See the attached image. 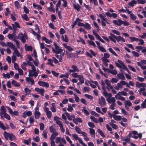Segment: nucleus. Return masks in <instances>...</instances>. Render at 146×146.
Wrapping results in <instances>:
<instances>
[{"label": "nucleus", "mask_w": 146, "mask_h": 146, "mask_svg": "<svg viewBox=\"0 0 146 146\" xmlns=\"http://www.w3.org/2000/svg\"><path fill=\"white\" fill-rule=\"evenodd\" d=\"M81 84H83L84 82V78L83 75H81L78 78Z\"/></svg>", "instance_id": "41"}, {"label": "nucleus", "mask_w": 146, "mask_h": 146, "mask_svg": "<svg viewBox=\"0 0 146 146\" xmlns=\"http://www.w3.org/2000/svg\"><path fill=\"white\" fill-rule=\"evenodd\" d=\"M82 111L83 112L87 115H89L90 114L89 112L86 109L85 107H83V109L82 110Z\"/></svg>", "instance_id": "38"}, {"label": "nucleus", "mask_w": 146, "mask_h": 146, "mask_svg": "<svg viewBox=\"0 0 146 146\" xmlns=\"http://www.w3.org/2000/svg\"><path fill=\"white\" fill-rule=\"evenodd\" d=\"M54 45L55 47V49L53 48H52V50L53 52L56 54H59L63 52V49L58 46L56 43L54 42Z\"/></svg>", "instance_id": "5"}, {"label": "nucleus", "mask_w": 146, "mask_h": 146, "mask_svg": "<svg viewBox=\"0 0 146 146\" xmlns=\"http://www.w3.org/2000/svg\"><path fill=\"white\" fill-rule=\"evenodd\" d=\"M108 72L111 73V74L113 75H116L117 73V72L116 69H114L113 70H111L110 69L108 70Z\"/></svg>", "instance_id": "26"}, {"label": "nucleus", "mask_w": 146, "mask_h": 146, "mask_svg": "<svg viewBox=\"0 0 146 146\" xmlns=\"http://www.w3.org/2000/svg\"><path fill=\"white\" fill-rule=\"evenodd\" d=\"M98 16L102 19L101 23L102 26H105L106 25L105 23L106 22L107 23L109 24L110 23L109 22V20L107 19L106 18V16L104 13L102 14H100Z\"/></svg>", "instance_id": "4"}, {"label": "nucleus", "mask_w": 146, "mask_h": 146, "mask_svg": "<svg viewBox=\"0 0 146 146\" xmlns=\"http://www.w3.org/2000/svg\"><path fill=\"white\" fill-rule=\"evenodd\" d=\"M116 104L115 103H111V104L110 105V108L111 110H114L115 109L114 107L115 106Z\"/></svg>", "instance_id": "58"}, {"label": "nucleus", "mask_w": 146, "mask_h": 146, "mask_svg": "<svg viewBox=\"0 0 146 146\" xmlns=\"http://www.w3.org/2000/svg\"><path fill=\"white\" fill-rule=\"evenodd\" d=\"M117 84L118 87L121 89H122L123 88V85H126V87L129 88H130V86L125 81L123 80L121 81L118 83Z\"/></svg>", "instance_id": "6"}, {"label": "nucleus", "mask_w": 146, "mask_h": 146, "mask_svg": "<svg viewBox=\"0 0 146 146\" xmlns=\"http://www.w3.org/2000/svg\"><path fill=\"white\" fill-rule=\"evenodd\" d=\"M0 127L4 130L6 129V127L4 126L3 124L0 121Z\"/></svg>", "instance_id": "60"}, {"label": "nucleus", "mask_w": 146, "mask_h": 146, "mask_svg": "<svg viewBox=\"0 0 146 146\" xmlns=\"http://www.w3.org/2000/svg\"><path fill=\"white\" fill-rule=\"evenodd\" d=\"M98 132L99 134H100L102 137H105V136L104 135V133L101 130H100L99 129H98Z\"/></svg>", "instance_id": "55"}, {"label": "nucleus", "mask_w": 146, "mask_h": 146, "mask_svg": "<svg viewBox=\"0 0 146 146\" xmlns=\"http://www.w3.org/2000/svg\"><path fill=\"white\" fill-rule=\"evenodd\" d=\"M12 26L14 32L17 30V28H20L19 23L17 22H15L14 24H12Z\"/></svg>", "instance_id": "15"}, {"label": "nucleus", "mask_w": 146, "mask_h": 146, "mask_svg": "<svg viewBox=\"0 0 146 146\" xmlns=\"http://www.w3.org/2000/svg\"><path fill=\"white\" fill-rule=\"evenodd\" d=\"M7 46H9L13 50L16 47L12 42H7Z\"/></svg>", "instance_id": "31"}, {"label": "nucleus", "mask_w": 146, "mask_h": 146, "mask_svg": "<svg viewBox=\"0 0 146 146\" xmlns=\"http://www.w3.org/2000/svg\"><path fill=\"white\" fill-rule=\"evenodd\" d=\"M108 50L111 53L113 54L114 56H118L117 54L115 53V51L111 48H109L108 49Z\"/></svg>", "instance_id": "44"}, {"label": "nucleus", "mask_w": 146, "mask_h": 146, "mask_svg": "<svg viewBox=\"0 0 146 146\" xmlns=\"http://www.w3.org/2000/svg\"><path fill=\"white\" fill-rule=\"evenodd\" d=\"M46 116L48 119H50L51 118L52 115V113L50 111H48L46 113Z\"/></svg>", "instance_id": "63"}, {"label": "nucleus", "mask_w": 146, "mask_h": 146, "mask_svg": "<svg viewBox=\"0 0 146 146\" xmlns=\"http://www.w3.org/2000/svg\"><path fill=\"white\" fill-rule=\"evenodd\" d=\"M124 106H127L130 107L132 106L131 102L129 100H127L125 101L124 102Z\"/></svg>", "instance_id": "25"}, {"label": "nucleus", "mask_w": 146, "mask_h": 146, "mask_svg": "<svg viewBox=\"0 0 146 146\" xmlns=\"http://www.w3.org/2000/svg\"><path fill=\"white\" fill-rule=\"evenodd\" d=\"M98 48L102 52H106L105 49L103 46H98Z\"/></svg>", "instance_id": "64"}, {"label": "nucleus", "mask_w": 146, "mask_h": 146, "mask_svg": "<svg viewBox=\"0 0 146 146\" xmlns=\"http://www.w3.org/2000/svg\"><path fill=\"white\" fill-rule=\"evenodd\" d=\"M49 129L50 131L51 132H56V129L53 125L49 127Z\"/></svg>", "instance_id": "53"}, {"label": "nucleus", "mask_w": 146, "mask_h": 146, "mask_svg": "<svg viewBox=\"0 0 146 146\" xmlns=\"http://www.w3.org/2000/svg\"><path fill=\"white\" fill-rule=\"evenodd\" d=\"M10 134V133H7L6 131H4L3 135L6 140H7L8 139V138L9 137Z\"/></svg>", "instance_id": "35"}, {"label": "nucleus", "mask_w": 146, "mask_h": 146, "mask_svg": "<svg viewBox=\"0 0 146 146\" xmlns=\"http://www.w3.org/2000/svg\"><path fill=\"white\" fill-rule=\"evenodd\" d=\"M12 85L16 87H19L20 86V84L15 80H13L11 82Z\"/></svg>", "instance_id": "28"}, {"label": "nucleus", "mask_w": 146, "mask_h": 146, "mask_svg": "<svg viewBox=\"0 0 146 146\" xmlns=\"http://www.w3.org/2000/svg\"><path fill=\"white\" fill-rule=\"evenodd\" d=\"M47 131L46 130H44L42 133V136L45 139L47 138L48 136L47 135Z\"/></svg>", "instance_id": "43"}, {"label": "nucleus", "mask_w": 146, "mask_h": 146, "mask_svg": "<svg viewBox=\"0 0 146 146\" xmlns=\"http://www.w3.org/2000/svg\"><path fill=\"white\" fill-rule=\"evenodd\" d=\"M9 138L11 141H15L16 140L15 136L12 133L10 134Z\"/></svg>", "instance_id": "37"}, {"label": "nucleus", "mask_w": 146, "mask_h": 146, "mask_svg": "<svg viewBox=\"0 0 146 146\" xmlns=\"http://www.w3.org/2000/svg\"><path fill=\"white\" fill-rule=\"evenodd\" d=\"M137 80L141 82H143L144 81V78L143 77H140L139 76H137L136 78Z\"/></svg>", "instance_id": "61"}, {"label": "nucleus", "mask_w": 146, "mask_h": 146, "mask_svg": "<svg viewBox=\"0 0 146 146\" xmlns=\"http://www.w3.org/2000/svg\"><path fill=\"white\" fill-rule=\"evenodd\" d=\"M120 61L122 63H123L121 60H117L118 63L116 62H115V65L117 67L119 68H123V67L122 65V64L120 63Z\"/></svg>", "instance_id": "21"}, {"label": "nucleus", "mask_w": 146, "mask_h": 146, "mask_svg": "<svg viewBox=\"0 0 146 146\" xmlns=\"http://www.w3.org/2000/svg\"><path fill=\"white\" fill-rule=\"evenodd\" d=\"M110 36H108L109 38L112 41L114 42H116V40L117 38V36H116L114 35L111 33L110 34Z\"/></svg>", "instance_id": "13"}, {"label": "nucleus", "mask_w": 146, "mask_h": 146, "mask_svg": "<svg viewBox=\"0 0 146 146\" xmlns=\"http://www.w3.org/2000/svg\"><path fill=\"white\" fill-rule=\"evenodd\" d=\"M58 135V133L57 132L53 133L50 137V140H54L56 138V136Z\"/></svg>", "instance_id": "18"}, {"label": "nucleus", "mask_w": 146, "mask_h": 146, "mask_svg": "<svg viewBox=\"0 0 146 146\" xmlns=\"http://www.w3.org/2000/svg\"><path fill=\"white\" fill-rule=\"evenodd\" d=\"M18 38L21 40V42L25 43L26 41V38H27V36L25 35H24L23 33H20L18 35Z\"/></svg>", "instance_id": "8"}, {"label": "nucleus", "mask_w": 146, "mask_h": 146, "mask_svg": "<svg viewBox=\"0 0 146 146\" xmlns=\"http://www.w3.org/2000/svg\"><path fill=\"white\" fill-rule=\"evenodd\" d=\"M116 40L117 41L119 42L122 41L123 42H125V39L122 37L121 36H117Z\"/></svg>", "instance_id": "32"}, {"label": "nucleus", "mask_w": 146, "mask_h": 146, "mask_svg": "<svg viewBox=\"0 0 146 146\" xmlns=\"http://www.w3.org/2000/svg\"><path fill=\"white\" fill-rule=\"evenodd\" d=\"M129 38L131 40V42H133L134 41H138V38L133 37H130Z\"/></svg>", "instance_id": "59"}, {"label": "nucleus", "mask_w": 146, "mask_h": 146, "mask_svg": "<svg viewBox=\"0 0 146 146\" xmlns=\"http://www.w3.org/2000/svg\"><path fill=\"white\" fill-rule=\"evenodd\" d=\"M3 77L5 79L7 78L9 79L10 78V76L9 74L8 73H7L6 74L3 73Z\"/></svg>", "instance_id": "54"}, {"label": "nucleus", "mask_w": 146, "mask_h": 146, "mask_svg": "<svg viewBox=\"0 0 146 146\" xmlns=\"http://www.w3.org/2000/svg\"><path fill=\"white\" fill-rule=\"evenodd\" d=\"M90 118L93 121H94V122L96 123H98V121L97 119L96 118L92 116H91L90 117Z\"/></svg>", "instance_id": "57"}, {"label": "nucleus", "mask_w": 146, "mask_h": 146, "mask_svg": "<svg viewBox=\"0 0 146 146\" xmlns=\"http://www.w3.org/2000/svg\"><path fill=\"white\" fill-rule=\"evenodd\" d=\"M130 18L132 20H135L136 19L137 17L133 13H132L130 15Z\"/></svg>", "instance_id": "49"}, {"label": "nucleus", "mask_w": 146, "mask_h": 146, "mask_svg": "<svg viewBox=\"0 0 146 146\" xmlns=\"http://www.w3.org/2000/svg\"><path fill=\"white\" fill-rule=\"evenodd\" d=\"M84 27L88 30H90L91 29L90 25L88 23H85Z\"/></svg>", "instance_id": "47"}, {"label": "nucleus", "mask_w": 146, "mask_h": 146, "mask_svg": "<svg viewBox=\"0 0 146 146\" xmlns=\"http://www.w3.org/2000/svg\"><path fill=\"white\" fill-rule=\"evenodd\" d=\"M82 135L84 137V139L86 141H89V139L87 136V134L85 132H83L82 133Z\"/></svg>", "instance_id": "24"}, {"label": "nucleus", "mask_w": 146, "mask_h": 146, "mask_svg": "<svg viewBox=\"0 0 146 146\" xmlns=\"http://www.w3.org/2000/svg\"><path fill=\"white\" fill-rule=\"evenodd\" d=\"M61 38L62 40L64 42H67L69 41L68 38L67 36L66 35H65V38L63 35H62L61 36Z\"/></svg>", "instance_id": "29"}, {"label": "nucleus", "mask_w": 146, "mask_h": 146, "mask_svg": "<svg viewBox=\"0 0 146 146\" xmlns=\"http://www.w3.org/2000/svg\"><path fill=\"white\" fill-rule=\"evenodd\" d=\"M71 68L72 69H67L68 71L70 73L74 72H79L80 71L79 69L76 65H72L71 66Z\"/></svg>", "instance_id": "7"}, {"label": "nucleus", "mask_w": 146, "mask_h": 146, "mask_svg": "<svg viewBox=\"0 0 146 146\" xmlns=\"http://www.w3.org/2000/svg\"><path fill=\"white\" fill-rule=\"evenodd\" d=\"M104 95L106 98V100L109 103H115L116 101L115 98L112 97V95L111 93L104 92Z\"/></svg>", "instance_id": "2"}, {"label": "nucleus", "mask_w": 146, "mask_h": 146, "mask_svg": "<svg viewBox=\"0 0 146 146\" xmlns=\"http://www.w3.org/2000/svg\"><path fill=\"white\" fill-rule=\"evenodd\" d=\"M74 8L77 10V11H80L81 8L80 6L78 4H73V5Z\"/></svg>", "instance_id": "27"}, {"label": "nucleus", "mask_w": 146, "mask_h": 146, "mask_svg": "<svg viewBox=\"0 0 146 146\" xmlns=\"http://www.w3.org/2000/svg\"><path fill=\"white\" fill-rule=\"evenodd\" d=\"M120 63L122 65L123 67V69L126 70L127 72L129 74H131V72L129 71V70L128 69L126 66L124 64V63H122L121 62H120Z\"/></svg>", "instance_id": "34"}, {"label": "nucleus", "mask_w": 146, "mask_h": 146, "mask_svg": "<svg viewBox=\"0 0 146 146\" xmlns=\"http://www.w3.org/2000/svg\"><path fill=\"white\" fill-rule=\"evenodd\" d=\"M121 94L120 92L117 93L116 95L115 96V98L117 100H119L121 96Z\"/></svg>", "instance_id": "51"}, {"label": "nucleus", "mask_w": 146, "mask_h": 146, "mask_svg": "<svg viewBox=\"0 0 146 146\" xmlns=\"http://www.w3.org/2000/svg\"><path fill=\"white\" fill-rule=\"evenodd\" d=\"M0 111V115L1 119H3L5 117L8 120L10 119L11 117L9 115L6 113V109L4 106H1Z\"/></svg>", "instance_id": "1"}, {"label": "nucleus", "mask_w": 146, "mask_h": 146, "mask_svg": "<svg viewBox=\"0 0 146 146\" xmlns=\"http://www.w3.org/2000/svg\"><path fill=\"white\" fill-rule=\"evenodd\" d=\"M117 76L119 78L122 80H124L125 79V77L123 74L119 73L117 74Z\"/></svg>", "instance_id": "36"}, {"label": "nucleus", "mask_w": 146, "mask_h": 146, "mask_svg": "<svg viewBox=\"0 0 146 146\" xmlns=\"http://www.w3.org/2000/svg\"><path fill=\"white\" fill-rule=\"evenodd\" d=\"M35 90L36 91L39 93L42 96H44V93L45 92V90L43 89L36 88H35Z\"/></svg>", "instance_id": "14"}, {"label": "nucleus", "mask_w": 146, "mask_h": 146, "mask_svg": "<svg viewBox=\"0 0 146 146\" xmlns=\"http://www.w3.org/2000/svg\"><path fill=\"white\" fill-rule=\"evenodd\" d=\"M63 45L68 50V51L71 52L73 50V48H72L71 46H68L65 43L63 44Z\"/></svg>", "instance_id": "22"}, {"label": "nucleus", "mask_w": 146, "mask_h": 146, "mask_svg": "<svg viewBox=\"0 0 146 146\" xmlns=\"http://www.w3.org/2000/svg\"><path fill=\"white\" fill-rule=\"evenodd\" d=\"M33 6L35 8L37 7L38 10H41L42 9V7L39 5H36L35 3H33Z\"/></svg>", "instance_id": "42"}, {"label": "nucleus", "mask_w": 146, "mask_h": 146, "mask_svg": "<svg viewBox=\"0 0 146 146\" xmlns=\"http://www.w3.org/2000/svg\"><path fill=\"white\" fill-rule=\"evenodd\" d=\"M8 37L9 38L10 40H12L14 41L16 39H17V36L15 33H13L11 34H9L8 35Z\"/></svg>", "instance_id": "12"}, {"label": "nucleus", "mask_w": 146, "mask_h": 146, "mask_svg": "<svg viewBox=\"0 0 146 146\" xmlns=\"http://www.w3.org/2000/svg\"><path fill=\"white\" fill-rule=\"evenodd\" d=\"M71 75L73 77L77 78H79L80 76L81 75H78V73L76 72H72Z\"/></svg>", "instance_id": "48"}, {"label": "nucleus", "mask_w": 146, "mask_h": 146, "mask_svg": "<svg viewBox=\"0 0 146 146\" xmlns=\"http://www.w3.org/2000/svg\"><path fill=\"white\" fill-rule=\"evenodd\" d=\"M113 118L116 120L119 121L122 119L121 116L120 115H113Z\"/></svg>", "instance_id": "33"}, {"label": "nucleus", "mask_w": 146, "mask_h": 146, "mask_svg": "<svg viewBox=\"0 0 146 146\" xmlns=\"http://www.w3.org/2000/svg\"><path fill=\"white\" fill-rule=\"evenodd\" d=\"M31 70H29L28 76H34L36 77L37 76L39 73V70L38 69L37 70L35 67L33 66Z\"/></svg>", "instance_id": "3"}, {"label": "nucleus", "mask_w": 146, "mask_h": 146, "mask_svg": "<svg viewBox=\"0 0 146 146\" xmlns=\"http://www.w3.org/2000/svg\"><path fill=\"white\" fill-rule=\"evenodd\" d=\"M23 18L26 21H27L29 20V19L26 14H24L21 15Z\"/></svg>", "instance_id": "62"}, {"label": "nucleus", "mask_w": 146, "mask_h": 146, "mask_svg": "<svg viewBox=\"0 0 146 146\" xmlns=\"http://www.w3.org/2000/svg\"><path fill=\"white\" fill-rule=\"evenodd\" d=\"M98 103L101 106H104L106 104L105 99L102 96H101L100 98H99Z\"/></svg>", "instance_id": "10"}, {"label": "nucleus", "mask_w": 146, "mask_h": 146, "mask_svg": "<svg viewBox=\"0 0 146 146\" xmlns=\"http://www.w3.org/2000/svg\"><path fill=\"white\" fill-rule=\"evenodd\" d=\"M75 130L77 133L79 134H82V130L77 126L75 127Z\"/></svg>", "instance_id": "50"}, {"label": "nucleus", "mask_w": 146, "mask_h": 146, "mask_svg": "<svg viewBox=\"0 0 146 146\" xmlns=\"http://www.w3.org/2000/svg\"><path fill=\"white\" fill-rule=\"evenodd\" d=\"M38 84L40 86L45 87L47 88L49 86V84L48 83L44 81L39 80L38 82Z\"/></svg>", "instance_id": "11"}, {"label": "nucleus", "mask_w": 146, "mask_h": 146, "mask_svg": "<svg viewBox=\"0 0 146 146\" xmlns=\"http://www.w3.org/2000/svg\"><path fill=\"white\" fill-rule=\"evenodd\" d=\"M24 91L26 95L29 94L31 92V90L27 88H25Z\"/></svg>", "instance_id": "52"}, {"label": "nucleus", "mask_w": 146, "mask_h": 146, "mask_svg": "<svg viewBox=\"0 0 146 146\" xmlns=\"http://www.w3.org/2000/svg\"><path fill=\"white\" fill-rule=\"evenodd\" d=\"M27 65V63L25 62H23V63L21 64V67L22 68L25 70H27V68L26 67V66Z\"/></svg>", "instance_id": "46"}, {"label": "nucleus", "mask_w": 146, "mask_h": 146, "mask_svg": "<svg viewBox=\"0 0 146 146\" xmlns=\"http://www.w3.org/2000/svg\"><path fill=\"white\" fill-rule=\"evenodd\" d=\"M14 52L13 53L14 54L16 55L17 56L19 57L21 55L19 51L17 50L16 47L13 50Z\"/></svg>", "instance_id": "23"}, {"label": "nucleus", "mask_w": 146, "mask_h": 146, "mask_svg": "<svg viewBox=\"0 0 146 146\" xmlns=\"http://www.w3.org/2000/svg\"><path fill=\"white\" fill-rule=\"evenodd\" d=\"M65 113L69 120L71 121L72 120H73V119L75 118V116L74 115H71L68 112H65Z\"/></svg>", "instance_id": "19"}, {"label": "nucleus", "mask_w": 146, "mask_h": 146, "mask_svg": "<svg viewBox=\"0 0 146 146\" xmlns=\"http://www.w3.org/2000/svg\"><path fill=\"white\" fill-rule=\"evenodd\" d=\"M26 80L28 83H31V85H33L34 83V80L31 78L27 77L26 78Z\"/></svg>", "instance_id": "17"}, {"label": "nucleus", "mask_w": 146, "mask_h": 146, "mask_svg": "<svg viewBox=\"0 0 146 146\" xmlns=\"http://www.w3.org/2000/svg\"><path fill=\"white\" fill-rule=\"evenodd\" d=\"M112 22L113 23L118 26H120L122 25V20L120 19L117 20H113Z\"/></svg>", "instance_id": "16"}, {"label": "nucleus", "mask_w": 146, "mask_h": 146, "mask_svg": "<svg viewBox=\"0 0 146 146\" xmlns=\"http://www.w3.org/2000/svg\"><path fill=\"white\" fill-rule=\"evenodd\" d=\"M48 62L47 63L48 64H50L52 66H54V65L53 64V59L49 58L48 60Z\"/></svg>", "instance_id": "45"}, {"label": "nucleus", "mask_w": 146, "mask_h": 146, "mask_svg": "<svg viewBox=\"0 0 146 146\" xmlns=\"http://www.w3.org/2000/svg\"><path fill=\"white\" fill-rule=\"evenodd\" d=\"M35 118L38 119L40 117V113L39 111H36L34 113Z\"/></svg>", "instance_id": "39"}, {"label": "nucleus", "mask_w": 146, "mask_h": 146, "mask_svg": "<svg viewBox=\"0 0 146 146\" xmlns=\"http://www.w3.org/2000/svg\"><path fill=\"white\" fill-rule=\"evenodd\" d=\"M137 2L135 0H133L128 3L129 5L131 7H133L137 4Z\"/></svg>", "instance_id": "30"}, {"label": "nucleus", "mask_w": 146, "mask_h": 146, "mask_svg": "<svg viewBox=\"0 0 146 146\" xmlns=\"http://www.w3.org/2000/svg\"><path fill=\"white\" fill-rule=\"evenodd\" d=\"M33 58L31 56L28 55L27 56L26 60L27 62L33 60Z\"/></svg>", "instance_id": "56"}, {"label": "nucleus", "mask_w": 146, "mask_h": 146, "mask_svg": "<svg viewBox=\"0 0 146 146\" xmlns=\"http://www.w3.org/2000/svg\"><path fill=\"white\" fill-rule=\"evenodd\" d=\"M73 122L76 124H78V122L80 123L82 122V120L79 117H77L76 118H74L73 119Z\"/></svg>", "instance_id": "20"}, {"label": "nucleus", "mask_w": 146, "mask_h": 146, "mask_svg": "<svg viewBox=\"0 0 146 146\" xmlns=\"http://www.w3.org/2000/svg\"><path fill=\"white\" fill-rule=\"evenodd\" d=\"M56 143H58L59 142H61L64 144H66V142L64 137L61 138V137H57L55 139Z\"/></svg>", "instance_id": "9"}, {"label": "nucleus", "mask_w": 146, "mask_h": 146, "mask_svg": "<svg viewBox=\"0 0 146 146\" xmlns=\"http://www.w3.org/2000/svg\"><path fill=\"white\" fill-rule=\"evenodd\" d=\"M50 109L53 112H55L56 111V108L54 103L52 104V107L50 108Z\"/></svg>", "instance_id": "40"}]
</instances>
